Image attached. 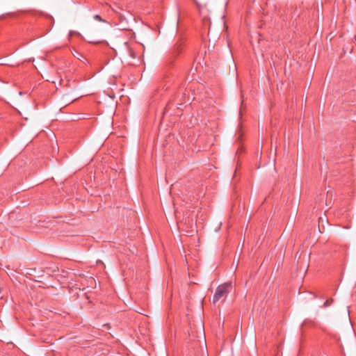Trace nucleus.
Returning a JSON list of instances; mask_svg holds the SVG:
<instances>
[{"label": "nucleus", "mask_w": 356, "mask_h": 356, "mask_svg": "<svg viewBox=\"0 0 356 356\" xmlns=\"http://www.w3.org/2000/svg\"><path fill=\"white\" fill-rule=\"evenodd\" d=\"M125 45L127 47V51L128 56L130 58L134 59L136 57L134 51L130 46L128 45L127 43H125Z\"/></svg>", "instance_id": "nucleus-2"}, {"label": "nucleus", "mask_w": 356, "mask_h": 356, "mask_svg": "<svg viewBox=\"0 0 356 356\" xmlns=\"http://www.w3.org/2000/svg\"><path fill=\"white\" fill-rule=\"evenodd\" d=\"M94 19L100 22H106L105 20L102 19V17L99 15H95L94 16Z\"/></svg>", "instance_id": "nucleus-4"}, {"label": "nucleus", "mask_w": 356, "mask_h": 356, "mask_svg": "<svg viewBox=\"0 0 356 356\" xmlns=\"http://www.w3.org/2000/svg\"><path fill=\"white\" fill-rule=\"evenodd\" d=\"M332 302V300L331 301H330L329 300H327L324 303H323V307H329L330 305H331V302Z\"/></svg>", "instance_id": "nucleus-5"}, {"label": "nucleus", "mask_w": 356, "mask_h": 356, "mask_svg": "<svg viewBox=\"0 0 356 356\" xmlns=\"http://www.w3.org/2000/svg\"><path fill=\"white\" fill-rule=\"evenodd\" d=\"M232 288V282H225L222 284L219 285L213 297V303H216L219 301L222 298L226 296L231 291Z\"/></svg>", "instance_id": "nucleus-1"}, {"label": "nucleus", "mask_w": 356, "mask_h": 356, "mask_svg": "<svg viewBox=\"0 0 356 356\" xmlns=\"http://www.w3.org/2000/svg\"><path fill=\"white\" fill-rule=\"evenodd\" d=\"M76 54L77 55H74V56L76 57L79 60H81V59H84L86 61H87V59L82 54L79 52H76Z\"/></svg>", "instance_id": "nucleus-3"}]
</instances>
